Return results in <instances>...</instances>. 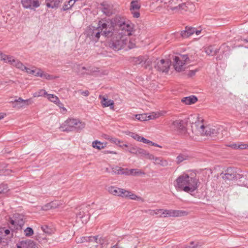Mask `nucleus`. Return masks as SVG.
I'll return each instance as SVG.
<instances>
[{
  "label": "nucleus",
  "instance_id": "obj_61",
  "mask_svg": "<svg viewBox=\"0 0 248 248\" xmlns=\"http://www.w3.org/2000/svg\"><path fill=\"white\" fill-rule=\"evenodd\" d=\"M197 71V70H190L189 71V73H188V75L190 77H192L193 76H194L196 72Z\"/></svg>",
  "mask_w": 248,
  "mask_h": 248
},
{
  "label": "nucleus",
  "instance_id": "obj_28",
  "mask_svg": "<svg viewBox=\"0 0 248 248\" xmlns=\"http://www.w3.org/2000/svg\"><path fill=\"white\" fill-rule=\"evenodd\" d=\"M196 31L195 28L186 27L185 30L181 32V36L184 38H186L192 35Z\"/></svg>",
  "mask_w": 248,
  "mask_h": 248
},
{
  "label": "nucleus",
  "instance_id": "obj_27",
  "mask_svg": "<svg viewBox=\"0 0 248 248\" xmlns=\"http://www.w3.org/2000/svg\"><path fill=\"white\" fill-rule=\"evenodd\" d=\"M99 98L101 99V103L104 108L110 107L111 109L114 108V101L112 100L108 99L101 95H99Z\"/></svg>",
  "mask_w": 248,
  "mask_h": 248
},
{
  "label": "nucleus",
  "instance_id": "obj_9",
  "mask_svg": "<svg viewBox=\"0 0 248 248\" xmlns=\"http://www.w3.org/2000/svg\"><path fill=\"white\" fill-rule=\"evenodd\" d=\"M186 124L183 120H176L173 121L170 125V128L177 131L181 134H185L186 132Z\"/></svg>",
  "mask_w": 248,
  "mask_h": 248
},
{
  "label": "nucleus",
  "instance_id": "obj_45",
  "mask_svg": "<svg viewBox=\"0 0 248 248\" xmlns=\"http://www.w3.org/2000/svg\"><path fill=\"white\" fill-rule=\"evenodd\" d=\"M8 191L7 185L1 184L0 185V194L6 193Z\"/></svg>",
  "mask_w": 248,
  "mask_h": 248
},
{
  "label": "nucleus",
  "instance_id": "obj_33",
  "mask_svg": "<svg viewBox=\"0 0 248 248\" xmlns=\"http://www.w3.org/2000/svg\"><path fill=\"white\" fill-rule=\"evenodd\" d=\"M5 59V60L3 61L5 62L10 63L15 67H16L17 63L19 62V60L15 59L13 56H12L6 55Z\"/></svg>",
  "mask_w": 248,
  "mask_h": 248
},
{
  "label": "nucleus",
  "instance_id": "obj_22",
  "mask_svg": "<svg viewBox=\"0 0 248 248\" xmlns=\"http://www.w3.org/2000/svg\"><path fill=\"white\" fill-rule=\"evenodd\" d=\"M174 69L177 72H181L184 70V65L185 62H182L178 56H175L173 59Z\"/></svg>",
  "mask_w": 248,
  "mask_h": 248
},
{
  "label": "nucleus",
  "instance_id": "obj_25",
  "mask_svg": "<svg viewBox=\"0 0 248 248\" xmlns=\"http://www.w3.org/2000/svg\"><path fill=\"white\" fill-rule=\"evenodd\" d=\"M82 70H84L87 71V72H81V74L84 75H88L92 76H96L97 75L99 71L98 68L94 67H89L86 68L84 66L81 67Z\"/></svg>",
  "mask_w": 248,
  "mask_h": 248
},
{
  "label": "nucleus",
  "instance_id": "obj_63",
  "mask_svg": "<svg viewBox=\"0 0 248 248\" xmlns=\"http://www.w3.org/2000/svg\"><path fill=\"white\" fill-rule=\"evenodd\" d=\"M6 55H7L4 54L0 51V60L2 61L5 60V58H6Z\"/></svg>",
  "mask_w": 248,
  "mask_h": 248
},
{
  "label": "nucleus",
  "instance_id": "obj_11",
  "mask_svg": "<svg viewBox=\"0 0 248 248\" xmlns=\"http://www.w3.org/2000/svg\"><path fill=\"white\" fill-rule=\"evenodd\" d=\"M90 205L89 204H83L78 207V210L77 213V216L80 219L83 217H86L85 220H86L90 218Z\"/></svg>",
  "mask_w": 248,
  "mask_h": 248
},
{
  "label": "nucleus",
  "instance_id": "obj_17",
  "mask_svg": "<svg viewBox=\"0 0 248 248\" xmlns=\"http://www.w3.org/2000/svg\"><path fill=\"white\" fill-rule=\"evenodd\" d=\"M147 157L151 160H153L154 163L155 165H160L162 167H166L169 165L168 161L161 157H155L154 155L148 153Z\"/></svg>",
  "mask_w": 248,
  "mask_h": 248
},
{
  "label": "nucleus",
  "instance_id": "obj_50",
  "mask_svg": "<svg viewBox=\"0 0 248 248\" xmlns=\"http://www.w3.org/2000/svg\"><path fill=\"white\" fill-rule=\"evenodd\" d=\"M110 140L111 141V142L114 143L117 145H119L120 143H123L122 141L115 138H111L110 139Z\"/></svg>",
  "mask_w": 248,
  "mask_h": 248
},
{
  "label": "nucleus",
  "instance_id": "obj_60",
  "mask_svg": "<svg viewBox=\"0 0 248 248\" xmlns=\"http://www.w3.org/2000/svg\"><path fill=\"white\" fill-rule=\"evenodd\" d=\"M81 94L85 96H88V95H89L90 93L88 90H86L81 92Z\"/></svg>",
  "mask_w": 248,
  "mask_h": 248
},
{
  "label": "nucleus",
  "instance_id": "obj_64",
  "mask_svg": "<svg viewBox=\"0 0 248 248\" xmlns=\"http://www.w3.org/2000/svg\"><path fill=\"white\" fill-rule=\"evenodd\" d=\"M110 248H123L122 246H121L118 243L111 247Z\"/></svg>",
  "mask_w": 248,
  "mask_h": 248
},
{
  "label": "nucleus",
  "instance_id": "obj_10",
  "mask_svg": "<svg viewBox=\"0 0 248 248\" xmlns=\"http://www.w3.org/2000/svg\"><path fill=\"white\" fill-rule=\"evenodd\" d=\"M171 62L169 60L163 59L155 62V68L157 71L162 72H167L170 68Z\"/></svg>",
  "mask_w": 248,
  "mask_h": 248
},
{
  "label": "nucleus",
  "instance_id": "obj_47",
  "mask_svg": "<svg viewBox=\"0 0 248 248\" xmlns=\"http://www.w3.org/2000/svg\"><path fill=\"white\" fill-rule=\"evenodd\" d=\"M41 229L42 231L46 233L49 234H50L51 233V230L48 228V227L47 226H42Z\"/></svg>",
  "mask_w": 248,
  "mask_h": 248
},
{
  "label": "nucleus",
  "instance_id": "obj_5",
  "mask_svg": "<svg viewBox=\"0 0 248 248\" xmlns=\"http://www.w3.org/2000/svg\"><path fill=\"white\" fill-rule=\"evenodd\" d=\"M159 3L164 2L168 4V6L172 10H186L187 6L186 3L183 2V0H169L168 1H164L163 0H156Z\"/></svg>",
  "mask_w": 248,
  "mask_h": 248
},
{
  "label": "nucleus",
  "instance_id": "obj_46",
  "mask_svg": "<svg viewBox=\"0 0 248 248\" xmlns=\"http://www.w3.org/2000/svg\"><path fill=\"white\" fill-rule=\"evenodd\" d=\"M127 192L128 193L124 194V197L125 198H129V199L131 200H136L137 198H138V196L134 194L131 193L130 191L127 190Z\"/></svg>",
  "mask_w": 248,
  "mask_h": 248
},
{
  "label": "nucleus",
  "instance_id": "obj_51",
  "mask_svg": "<svg viewBox=\"0 0 248 248\" xmlns=\"http://www.w3.org/2000/svg\"><path fill=\"white\" fill-rule=\"evenodd\" d=\"M25 70L28 74L34 75L35 76H36V73L37 72V71H36V70L30 69V68H27V67H26V68L25 69Z\"/></svg>",
  "mask_w": 248,
  "mask_h": 248
},
{
  "label": "nucleus",
  "instance_id": "obj_57",
  "mask_svg": "<svg viewBox=\"0 0 248 248\" xmlns=\"http://www.w3.org/2000/svg\"><path fill=\"white\" fill-rule=\"evenodd\" d=\"M149 140L144 138V137H141L140 141L144 143L148 144Z\"/></svg>",
  "mask_w": 248,
  "mask_h": 248
},
{
  "label": "nucleus",
  "instance_id": "obj_35",
  "mask_svg": "<svg viewBox=\"0 0 248 248\" xmlns=\"http://www.w3.org/2000/svg\"><path fill=\"white\" fill-rule=\"evenodd\" d=\"M36 76H39L48 80H52L54 78L52 75H49L47 73H43L40 69L37 70Z\"/></svg>",
  "mask_w": 248,
  "mask_h": 248
},
{
  "label": "nucleus",
  "instance_id": "obj_62",
  "mask_svg": "<svg viewBox=\"0 0 248 248\" xmlns=\"http://www.w3.org/2000/svg\"><path fill=\"white\" fill-rule=\"evenodd\" d=\"M78 0H70L68 1V4L72 7V6L74 4L76 1Z\"/></svg>",
  "mask_w": 248,
  "mask_h": 248
},
{
  "label": "nucleus",
  "instance_id": "obj_49",
  "mask_svg": "<svg viewBox=\"0 0 248 248\" xmlns=\"http://www.w3.org/2000/svg\"><path fill=\"white\" fill-rule=\"evenodd\" d=\"M149 213L150 215H158L160 213L162 215V209H156L155 210H149Z\"/></svg>",
  "mask_w": 248,
  "mask_h": 248
},
{
  "label": "nucleus",
  "instance_id": "obj_59",
  "mask_svg": "<svg viewBox=\"0 0 248 248\" xmlns=\"http://www.w3.org/2000/svg\"><path fill=\"white\" fill-rule=\"evenodd\" d=\"M149 140L144 138V137H141L140 141L144 143L148 144Z\"/></svg>",
  "mask_w": 248,
  "mask_h": 248
},
{
  "label": "nucleus",
  "instance_id": "obj_12",
  "mask_svg": "<svg viewBox=\"0 0 248 248\" xmlns=\"http://www.w3.org/2000/svg\"><path fill=\"white\" fill-rule=\"evenodd\" d=\"M13 104V107L19 109L26 106H28L33 103L31 98L24 100L21 97H19L17 99L11 101Z\"/></svg>",
  "mask_w": 248,
  "mask_h": 248
},
{
  "label": "nucleus",
  "instance_id": "obj_6",
  "mask_svg": "<svg viewBox=\"0 0 248 248\" xmlns=\"http://www.w3.org/2000/svg\"><path fill=\"white\" fill-rule=\"evenodd\" d=\"M9 228L12 230H20L25 223V220L23 216L19 214L15 215L13 218L9 219Z\"/></svg>",
  "mask_w": 248,
  "mask_h": 248
},
{
  "label": "nucleus",
  "instance_id": "obj_20",
  "mask_svg": "<svg viewBox=\"0 0 248 248\" xmlns=\"http://www.w3.org/2000/svg\"><path fill=\"white\" fill-rule=\"evenodd\" d=\"M219 128H217L215 126H206L205 128L204 134L203 135L213 138L216 136L219 133Z\"/></svg>",
  "mask_w": 248,
  "mask_h": 248
},
{
  "label": "nucleus",
  "instance_id": "obj_1",
  "mask_svg": "<svg viewBox=\"0 0 248 248\" xmlns=\"http://www.w3.org/2000/svg\"><path fill=\"white\" fill-rule=\"evenodd\" d=\"M98 25L101 30L102 35L106 37H110L108 46L114 51H118L124 47V40H118L117 36V28L113 20L102 19L98 22Z\"/></svg>",
  "mask_w": 248,
  "mask_h": 248
},
{
  "label": "nucleus",
  "instance_id": "obj_16",
  "mask_svg": "<svg viewBox=\"0 0 248 248\" xmlns=\"http://www.w3.org/2000/svg\"><path fill=\"white\" fill-rule=\"evenodd\" d=\"M23 6L26 9H33L40 6L38 0H21Z\"/></svg>",
  "mask_w": 248,
  "mask_h": 248
},
{
  "label": "nucleus",
  "instance_id": "obj_7",
  "mask_svg": "<svg viewBox=\"0 0 248 248\" xmlns=\"http://www.w3.org/2000/svg\"><path fill=\"white\" fill-rule=\"evenodd\" d=\"M222 178L226 180H237L242 178V175L238 174L236 172L235 170L232 168H228L225 173H222Z\"/></svg>",
  "mask_w": 248,
  "mask_h": 248
},
{
  "label": "nucleus",
  "instance_id": "obj_55",
  "mask_svg": "<svg viewBox=\"0 0 248 248\" xmlns=\"http://www.w3.org/2000/svg\"><path fill=\"white\" fill-rule=\"evenodd\" d=\"M227 146L234 149H238V143H232V144L227 145Z\"/></svg>",
  "mask_w": 248,
  "mask_h": 248
},
{
  "label": "nucleus",
  "instance_id": "obj_4",
  "mask_svg": "<svg viewBox=\"0 0 248 248\" xmlns=\"http://www.w3.org/2000/svg\"><path fill=\"white\" fill-rule=\"evenodd\" d=\"M85 127L84 123L75 119H68L65 121L60 127L62 131L69 132L78 131Z\"/></svg>",
  "mask_w": 248,
  "mask_h": 248
},
{
  "label": "nucleus",
  "instance_id": "obj_21",
  "mask_svg": "<svg viewBox=\"0 0 248 248\" xmlns=\"http://www.w3.org/2000/svg\"><path fill=\"white\" fill-rule=\"evenodd\" d=\"M101 30L98 25V27L96 28H94L89 32L88 35L93 41L95 42H97L100 37L101 34Z\"/></svg>",
  "mask_w": 248,
  "mask_h": 248
},
{
  "label": "nucleus",
  "instance_id": "obj_23",
  "mask_svg": "<svg viewBox=\"0 0 248 248\" xmlns=\"http://www.w3.org/2000/svg\"><path fill=\"white\" fill-rule=\"evenodd\" d=\"M101 9L102 12L106 15L109 16L113 13V9L111 5L106 2H103L101 4Z\"/></svg>",
  "mask_w": 248,
  "mask_h": 248
},
{
  "label": "nucleus",
  "instance_id": "obj_48",
  "mask_svg": "<svg viewBox=\"0 0 248 248\" xmlns=\"http://www.w3.org/2000/svg\"><path fill=\"white\" fill-rule=\"evenodd\" d=\"M16 67L22 71H24L25 69L26 68V67L24 66L23 63H22L20 61L18 62L17 63Z\"/></svg>",
  "mask_w": 248,
  "mask_h": 248
},
{
  "label": "nucleus",
  "instance_id": "obj_34",
  "mask_svg": "<svg viewBox=\"0 0 248 248\" xmlns=\"http://www.w3.org/2000/svg\"><path fill=\"white\" fill-rule=\"evenodd\" d=\"M135 117L140 121H147L155 118L154 115H147V114H136Z\"/></svg>",
  "mask_w": 248,
  "mask_h": 248
},
{
  "label": "nucleus",
  "instance_id": "obj_39",
  "mask_svg": "<svg viewBox=\"0 0 248 248\" xmlns=\"http://www.w3.org/2000/svg\"><path fill=\"white\" fill-rule=\"evenodd\" d=\"M47 99L50 100V101L54 103L55 104H57L58 103H59V98L52 94H48L46 95Z\"/></svg>",
  "mask_w": 248,
  "mask_h": 248
},
{
  "label": "nucleus",
  "instance_id": "obj_26",
  "mask_svg": "<svg viewBox=\"0 0 248 248\" xmlns=\"http://www.w3.org/2000/svg\"><path fill=\"white\" fill-rule=\"evenodd\" d=\"M205 127L202 122L200 121L195 122L194 123H193L191 125L192 130H194L195 128V130H197L202 135L204 134Z\"/></svg>",
  "mask_w": 248,
  "mask_h": 248
},
{
  "label": "nucleus",
  "instance_id": "obj_37",
  "mask_svg": "<svg viewBox=\"0 0 248 248\" xmlns=\"http://www.w3.org/2000/svg\"><path fill=\"white\" fill-rule=\"evenodd\" d=\"M140 7V5L139 3L138 0H133L130 3V11L139 10Z\"/></svg>",
  "mask_w": 248,
  "mask_h": 248
},
{
  "label": "nucleus",
  "instance_id": "obj_3",
  "mask_svg": "<svg viewBox=\"0 0 248 248\" xmlns=\"http://www.w3.org/2000/svg\"><path fill=\"white\" fill-rule=\"evenodd\" d=\"M199 180L187 174L179 176L175 180V187L187 193H192L198 187Z\"/></svg>",
  "mask_w": 248,
  "mask_h": 248
},
{
  "label": "nucleus",
  "instance_id": "obj_40",
  "mask_svg": "<svg viewBox=\"0 0 248 248\" xmlns=\"http://www.w3.org/2000/svg\"><path fill=\"white\" fill-rule=\"evenodd\" d=\"M47 92L43 89L40 90L37 92L34 93L33 94V95L34 97H39V96H45V95H47Z\"/></svg>",
  "mask_w": 248,
  "mask_h": 248
},
{
  "label": "nucleus",
  "instance_id": "obj_54",
  "mask_svg": "<svg viewBox=\"0 0 248 248\" xmlns=\"http://www.w3.org/2000/svg\"><path fill=\"white\" fill-rule=\"evenodd\" d=\"M180 58L182 60V61L184 62L185 63L189 61V58L187 55H182L180 56Z\"/></svg>",
  "mask_w": 248,
  "mask_h": 248
},
{
  "label": "nucleus",
  "instance_id": "obj_42",
  "mask_svg": "<svg viewBox=\"0 0 248 248\" xmlns=\"http://www.w3.org/2000/svg\"><path fill=\"white\" fill-rule=\"evenodd\" d=\"M187 158H188L187 155H184V154H180L176 158L177 163L178 164H179L181 162H182V161L187 159Z\"/></svg>",
  "mask_w": 248,
  "mask_h": 248
},
{
  "label": "nucleus",
  "instance_id": "obj_36",
  "mask_svg": "<svg viewBox=\"0 0 248 248\" xmlns=\"http://www.w3.org/2000/svg\"><path fill=\"white\" fill-rule=\"evenodd\" d=\"M107 143L101 142L98 140L93 141L92 143V146L93 148L98 150H101L106 147Z\"/></svg>",
  "mask_w": 248,
  "mask_h": 248
},
{
  "label": "nucleus",
  "instance_id": "obj_14",
  "mask_svg": "<svg viewBox=\"0 0 248 248\" xmlns=\"http://www.w3.org/2000/svg\"><path fill=\"white\" fill-rule=\"evenodd\" d=\"M229 47L225 45H222L219 48L215 46H210L205 49V52L208 55L213 56L216 54L220 50H228Z\"/></svg>",
  "mask_w": 248,
  "mask_h": 248
},
{
  "label": "nucleus",
  "instance_id": "obj_43",
  "mask_svg": "<svg viewBox=\"0 0 248 248\" xmlns=\"http://www.w3.org/2000/svg\"><path fill=\"white\" fill-rule=\"evenodd\" d=\"M127 135H128V136H129L130 137H132V138H133L134 139L138 141H140V139L141 138V136H140L138 134L131 132H128Z\"/></svg>",
  "mask_w": 248,
  "mask_h": 248
},
{
  "label": "nucleus",
  "instance_id": "obj_2",
  "mask_svg": "<svg viewBox=\"0 0 248 248\" xmlns=\"http://www.w3.org/2000/svg\"><path fill=\"white\" fill-rule=\"evenodd\" d=\"M114 23L117 28V36L118 37V40H124L125 46L128 42L127 36L132 35L134 25L129 21L119 16L114 18Z\"/></svg>",
  "mask_w": 248,
  "mask_h": 248
},
{
  "label": "nucleus",
  "instance_id": "obj_31",
  "mask_svg": "<svg viewBox=\"0 0 248 248\" xmlns=\"http://www.w3.org/2000/svg\"><path fill=\"white\" fill-rule=\"evenodd\" d=\"M96 240V238L94 236H84L78 239H77V242L78 243H82L85 242H88L90 243L91 242H95Z\"/></svg>",
  "mask_w": 248,
  "mask_h": 248
},
{
  "label": "nucleus",
  "instance_id": "obj_52",
  "mask_svg": "<svg viewBox=\"0 0 248 248\" xmlns=\"http://www.w3.org/2000/svg\"><path fill=\"white\" fill-rule=\"evenodd\" d=\"M131 13L135 18H138L140 16V14L138 10H131Z\"/></svg>",
  "mask_w": 248,
  "mask_h": 248
},
{
  "label": "nucleus",
  "instance_id": "obj_38",
  "mask_svg": "<svg viewBox=\"0 0 248 248\" xmlns=\"http://www.w3.org/2000/svg\"><path fill=\"white\" fill-rule=\"evenodd\" d=\"M112 172L114 174L126 175V170H124V169L119 167L113 168Z\"/></svg>",
  "mask_w": 248,
  "mask_h": 248
},
{
  "label": "nucleus",
  "instance_id": "obj_30",
  "mask_svg": "<svg viewBox=\"0 0 248 248\" xmlns=\"http://www.w3.org/2000/svg\"><path fill=\"white\" fill-rule=\"evenodd\" d=\"M62 0H46V6L48 8H55L58 7Z\"/></svg>",
  "mask_w": 248,
  "mask_h": 248
},
{
  "label": "nucleus",
  "instance_id": "obj_19",
  "mask_svg": "<svg viewBox=\"0 0 248 248\" xmlns=\"http://www.w3.org/2000/svg\"><path fill=\"white\" fill-rule=\"evenodd\" d=\"M108 190L109 193L122 197H124V194L128 193L126 190L114 186H109Z\"/></svg>",
  "mask_w": 248,
  "mask_h": 248
},
{
  "label": "nucleus",
  "instance_id": "obj_53",
  "mask_svg": "<svg viewBox=\"0 0 248 248\" xmlns=\"http://www.w3.org/2000/svg\"><path fill=\"white\" fill-rule=\"evenodd\" d=\"M238 149H245L248 148V145L242 143H238Z\"/></svg>",
  "mask_w": 248,
  "mask_h": 248
},
{
  "label": "nucleus",
  "instance_id": "obj_32",
  "mask_svg": "<svg viewBox=\"0 0 248 248\" xmlns=\"http://www.w3.org/2000/svg\"><path fill=\"white\" fill-rule=\"evenodd\" d=\"M126 175L138 176L145 174V173L143 171L139 169H133L128 170L127 169H126Z\"/></svg>",
  "mask_w": 248,
  "mask_h": 248
},
{
  "label": "nucleus",
  "instance_id": "obj_24",
  "mask_svg": "<svg viewBox=\"0 0 248 248\" xmlns=\"http://www.w3.org/2000/svg\"><path fill=\"white\" fill-rule=\"evenodd\" d=\"M96 238L95 242H91L89 245L90 248H104L103 246L104 243V240L101 237H99L98 235L94 236Z\"/></svg>",
  "mask_w": 248,
  "mask_h": 248
},
{
  "label": "nucleus",
  "instance_id": "obj_44",
  "mask_svg": "<svg viewBox=\"0 0 248 248\" xmlns=\"http://www.w3.org/2000/svg\"><path fill=\"white\" fill-rule=\"evenodd\" d=\"M24 233L25 236L27 237H30L33 234V230L31 227H27L24 230Z\"/></svg>",
  "mask_w": 248,
  "mask_h": 248
},
{
  "label": "nucleus",
  "instance_id": "obj_15",
  "mask_svg": "<svg viewBox=\"0 0 248 248\" xmlns=\"http://www.w3.org/2000/svg\"><path fill=\"white\" fill-rule=\"evenodd\" d=\"M126 151L133 154L141 155V156H146L147 157L149 153L144 149L133 145L129 146L128 148Z\"/></svg>",
  "mask_w": 248,
  "mask_h": 248
},
{
  "label": "nucleus",
  "instance_id": "obj_58",
  "mask_svg": "<svg viewBox=\"0 0 248 248\" xmlns=\"http://www.w3.org/2000/svg\"><path fill=\"white\" fill-rule=\"evenodd\" d=\"M149 140L144 138V137H141L140 141L144 143L148 144Z\"/></svg>",
  "mask_w": 248,
  "mask_h": 248
},
{
  "label": "nucleus",
  "instance_id": "obj_13",
  "mask_svg": "<svg viewBox=\"0 0 248 248\" xmlns=\"http://www.w3.org/2000/svg\"><path fill=\"white\" fill-rule=\"evenodd\" d=\"M132 62L135 65H140L141 67L145 68H147L150 63V61L148 60L147 57L143 56L134 57Z\"/></svg>",
  "mask_w": 248,
  "mask_h": 248
},
{
  "label": "nucleus",
  "instance_id": "obj_56",
  "mask_svg": "<svg viewBox=\"0 0 248 248\" xmlns=\"http://www.w3.org/2000/svg\"><path fill=\"white\" fill-rule=\"evenodd\" d=\"M71 8V7L69 4H68V3H65L63 5V7H62V11H66V10H67L69 9H70V8Z\"/></svg>",
  "mask_w": 248,
  "mask_h": 248
},
{
  "label": "nucleus",
  "instance_id": "obj_41",
  "mask_svg": "<svg viewBox=\"0 0 248 248\" xmlns=\"http://www.w3.org/2000/svg\"><path fill=\"white\" fill-rule=\"evenodd\" d=\"M9 239L7 236L0 235V243L3 246H5L8 245Z\"/></svg>",
  "mask_w": 248,
  "mask_h": 248
},
{
  "label": "nucleus",
  "instance_id": "obj_29",
  "mask_svg": "<svg viewBox=\"0 0 248 248\" xmlns=\"http://www.w3.org/2000/svg\"><path fill=\"white\" fill-rule=\"evenodd\" d=\"M198 100V98L194 95H191L182 98L181 101L186 105H191L194 104Z\"/></svg>",
  "mask_w": 248,
  "mask_h": 248
},
{
  "label": "nucleus",
  "instance_id": "obj_18",
  "mask_svg": "<svg viewBox=\"0 0 248 248\" xmlns=\"http://www.w3.org/2000/svg\"><path fill=\"white\" fill-rule=\"evenodd\" d=\"M17 248H38L35 243L31 240H23L16 244Z\"/></svg>",
  "mask_w": 248,
  "mask_h": 248
},
{
  "label": "nucleus",
  "instance_id": "obj_8",
  "mask_svg": "<svg viewBox=\"0 0 248 248\" xmlns=\"http://www.w3.org/2000/svg\"><path fill=\"white\" fill-rule=\"evenodd\" d=\"M188 215V212L186 211L179 210H163L162 209V215L160 217H184Z\"/></svg>",
  "mask_w": 248,
  "mask_h": 248
}]
</instances>
